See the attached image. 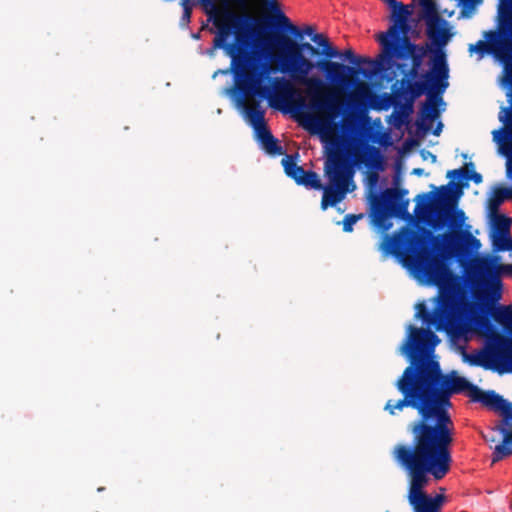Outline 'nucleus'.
<instances>
[{
    "mask_svg": "<svg viewBox=\"0 0 512 512\" xmlns=\"http://www.w3.org/2000/svg\"><path fill=\"white\" fill-rule=\"evenodd\" d=\"M210 18L217 29L213 46L230 57L229 67L213 74V78L232 75L233 83L223 89L225 96H330L335 85H342L345 75L354 71L333 61L340 57V51L332 43L319 49L309 42L277 35L276 52L258 50L251 25L271 27L269 17L255 19L226 6L213 7Z\"/></svg>",
    "mask_w": 512,
    "mask_h": 512,
    "instance_id": "obj_1",
    "label": "nucleus"
},
{
    "mask_svg": "<svg viewBox=\"0 0 512 512\" xmlns=\"http://www.w3.org/2000/svg\"><path fill=\"white\" fill-rule=\"evenodd\" d=\"M460 186L450 182L441 186L437 193H424L416 197L423 202L435 201L438 205L437 217L433 228H443L449 218L450 231L434 236L430 230L420 232L406 230L404 236L405 261L425 280L437 286L439 292L435 298V307L430 312L424 303L417 304L416 316L436 331L456 334L464 329V316L457 290L453 286L454 276L447 260L464 254V244L479 246V240L468 230L461 227L466 219L463 210L453 208L460 196Z\"/></svg>",
    "mask_w": 512,
    "mask_h": 512,
    "instance_id": "obj_2",
    "label": "nucleus"
},
{
    "mask_svg": "<svg viewBox=\"0 0 512 512\" xmlns=\"http://www.w3.org/2000/svg\"><path fill=\"white\" fill-rule=\"evenodd\" d=\"M409 331L401 349L410 365L395 383L403 397L388 400L384 410L395 415L406 407L413 408L419 418L408 426L412 438L452 444L454 424L448 412L450 397L468 391L471 398L476 385L455 372L443 374L439 362L429 357L440 342L434 332L414 326H409Z\"/></svg>",
    "mask_w": 512,
    "mask_h": 512,
    "instance_id": "obj_3",
    "label": "nucleus"
},
{
    "mask_svg": "<svg viewBox=\"0 0 512 512\" xmlns=\"http://www.w3.org/2000/svg\"><path fill=\"white\" fill-rule=\"evenodd\" d=\"M381 52L371 59L357 56L349 48L340 52L354 71L345 75L342 85H335L330 96H442L447 89L449 69L446 55L439 52L430 70L419 74L424 58L431 51L428 43L416 44L388 32L377 36Z\"/></svg>",
    "mask_w": 512,
    "mask_h": 512,
    "instance_id": "obj_4",
    "label": "nucleus"
},
{
    "mask_svg": "<svg viewBox=\"0 0 512 512\" xmlns=\"http://www.w3.org/2000/svg\"><path fill=\"white\" fill-rule=\"evenodd\" d=\"M418 98H311L309 106L298 103L294 108L300 121L311 135H318L322 142L333 146L347 144L352 147L356 163L371 169H382L379 148L370 145L373 131L370 118L359 107L360 103L393 106L390 123L401 129L411 123L414 103Z\"/></svg>",
    "mask_w": 512,
    "mask_h": 512,
    "instance_id": "obj_5",
    "label": "nucleus"
},
{
    "mask_svg": "<svg viewBox=\"0 0 512 512\" xmlns=\"http://www.w3.org/2000/svg\"><path fill=\"white\" fill-rule=\"evenodd\" d=\"M451 445L447 443L412 438L411 444H397L392 456L409 478L408 502L414 512H440L445 496L426 494L431 475L443 479L451 469Z\"/></svg>",
    "mask_w": 512,
    "mask_h": 512,
    "instance_id": "obj_6",
    "label": "nucleus"
},
{
    "mask_svg": "<svg viewBox=\"0 0 512 512\" xmlns=\"http://www.w3.org/2000/svg\"><path fill=\"white\" fill-rule=\"evenodd\" d=\"M468 311L464 318V327L467 326L481 336L487 338L486 348L473 354H465L466 361L473 366H480L500 374L511 372L505 344L501 337L503 334L496 331L491 324L488 313L482 311L477 303H468Z\"/></svg>",
    "mask_w": 512,
    "mask_h": 512,
    "instance_id": "obj_7",
    "label": "nucleus"
},
{
    "mask_svg": "<svg viewBox=\"0 0 512 512\" xmlns=\"http://www.w3.org/2000/svg\"><path fill=\"white\" fill-rule=\"evenodd\" d=\"M498 256L475 258L468 271V281L473 296L482 311L488 304H497L503 293L502 275L512 277V264L499 263Z\"/></svg>",
    "mask_w": 512,
    "mask_h": 512,
    "instance_id": "obj_8",
    "label": "nucleus"
},
{
    "mask_svg": "<svg viewBox=\"0 0 512 512\" xmlns=\"http://www.w3.org/2000/svg\"><path fill=\"white\" fill-rule=\"evenodd\" d=\"M329 145L332 148L328 150L324 164V172L329 184L321 189L323 190L322 210H326L329 206H335L345 197L349 182L354 175L352 163L342 149L345 144L337 147Z\"/></svg>",
    "mask_w": 512,
    "mask_h": 512,
    "instance_id": "obj_9",
    "label": "nucleus"
},
{
    "mask_svg": "<svg viewBox=\"0 0 512 512\" xmlns=\"http://www.w3.org/2000/svg\"><path fill=\"white\" fill-rule=\"evenodd\" d=\"M234 106L242 115L246 123L252 127L254 133L268 126L265 121V110L261 103L263 100L268 102V105L281 111L284 114L290 115L304 130L306 128L300 122L302 121L301 115L294 111L298 103L309 106L314 102L311 98H231Z\"/></svg>",
    "mask_w": 512,
    "mask_h": 512,
    "instance_id": "obj_10",
    "label": "nucleus"
},
{
    "mask_svg": "<svg viewBox=\"0 0 512 512\" xmlns=\"http://www.w3.org/2000/svg\"><path fill=\"white\" fill-rule=\"evenodd\" d=\"M487 41L479 40L470 44L469 52H476L483 56L485 53L495 54L503 62V73L500 84L507 89L506 96H512V82L506 67L512 64V15L503 16L500 22L499 33L489 31L485 33Z\"/></svg>",
    "mask_w": 512,
    "mask_h": 512,
    "instance_id": "obj_11",
    "label": "nucleus"
},
{
    "mask_svg": "<svg viewBox=\"0 0 512 512\" xmlns=\"http://www.w3.org/2000/svg\"><path fill=\"white\" fill-rule=\"evenodd\" d=\"M504 111L505 116H499V120L506 123V128L494 130L492 134L493 141L499 144L501 153L507 157V174L512 178V109H504ZM506 199H512V188H495L489 200L490 211L497 212Z\"/></svg>",
    "mask_w": 512,
    "mask_h": 512,
    "instance_id": "obj_12",
    "label": "nucleus"
},
{
    "mask_svg": "<svg viewBox=\"0 0 512 512\" xmlns=\"http://www.w3.org/2000/svg\"><path fill=\"white\" fill-rule=\"evenodd\" d=\"M405 190L386 189L381 196H375L371 204L373 222L380 228L388 229L386 221L392 216H402L407 211L408 201L404 200Z\"/></svg>",
    "mask_w": 512,
    "mask_h": 512,
    "instance_id": "obj_13",
    "label": "nucleus"
},
{
    "mask_svg": "<svg viewBox=\"0 0 512 512\" xmlns=\"http://www.w3.org/2000/svg\"><path fill=\"white\" fill-rule=\"evenodd\" d=\"M421 8L427 24L426 34L431 40L432 45L437 48L433 50L432 47H430L431 51L428 53L433 52L432 60L439 52L445 55L442 48L447 44L450 35L448 30L441 27L442 19L437 12L436 4L433 0H421ZM428 45L431 46L430 44Z\"/></svg>",
    "mask_w": 512,
    "mask_h": 512,
    "instance_id": "obj_14",
    "label": "nucleus"
},
{
    "mask_svg": "<svg viewBox=\"0 0 512 512\" xmlns=\"http://www.w3.org/2000/svg\"><path fill=\"white\" fill-rule=\"evenodd\" d=\"M298 157V153H295L294 155H286L281 160L286 175L298 185L309 189L321 190L323 185L318 174L312 170L306 171L302 166L297 165L296 160Z\"/></svg>",
    "mask_w": 512,
    "mask_h": 512,
    "instance_id": "obj_15",
    "label": "nucleus"
},
{
    "mask_svg": "<svg viewBox=\"0 0 512 512\" xmlns=\"http://www.w3.org/2000/svg\"><path fill=\"white\" fill-rule=\"evenodd\" d=\"M471 400L473 402L481 403L490 410L499 412L502 417L505 411H510L511 409V402L505 400L493 390L484 391L478 386L473 387Z\"/></svg>",
    "mask_w": 512,
    "mask_h": 512,
    "instance_id": "obj_16",
    "label": "nucleus"
},
{
    "mask_svg": "<svg viewBox=\"0 0 512 512\" xmlns=\"http://www.w3.org/2000/svg\"><path fill=\"white\" fill-rule=\"evenodd\" d=\"M444 98H426L420 110V120H417L416 125L422 132H427L430 129V123L440 116V106L444 104Z\"/></svg>",
    "mask_w": 512,
    "mask_h": 512,
    "instance_id": "obj_17",
    "label": "nucleus"
},
{
    "mask_svg": "<svg viewBox=\"0 0 512 512\" xmlns=\"http://www.w3.org/2000/svg\"><path fill=\"white\" fill-rule=\"evenodd\" d=\"M254 137L267 154L273 156L284 154L283 147L279 144V140L273 136L268 126L255 132Z\"/></svg>",
    "mask_w": 512,
    "mask_h": 512,
    "instance_id": "obj_18",
    "label": "nucleus"
},
{
    "mask_svg": "<svg viewBox=\"0 0 512 512\" xmlns=\"http://www.w3.org/2000/svg\"><path fill=\"white\" fill-rule=\"evenodd\" d=\"M498 431L502 434V442L495 446L492 454V463H496L512 455V429L499 426Z\"/></svg>",
    "mask_w": 512,
    "mask_h": 512,
    "instance_id": "obj_19",
    "label": "nucleus"
},
{
    "mask_svg": "<svg viewBox=\"0 0 512 512\" xmlns=\"http://www.w3.org/2000/svg\"><path fill=\"white\" fill-rule=\"evenodd\" d=\"M276 13V19L280 27L290 32L296 39L302 40L304 35L312 36L315 33V29L313 26H305L303 29L298 28L297 26L290 23L289 19L281 12L280 8L278 10H272Z\"/></svg>",
    "mask_w": 512,
    "mask_h": 512,
    "instance_id": "obj_20",
    "label": "nucleus"
},
{
    "mask_svg": "<svg viewBox=\"0 0 512 512\" xmlns=\"http://www.w3.org/2000/svg\"><path fill=\"white\" fill-rule=\"evenodd\" d=\"M486 312L489 314V316L492 317V319L500 324L505 331L512 330L510 325L503 321V316L506 318L511 319L512 318V305H495V304H488V308Z\"/></svg>",
    "mask_w": 512,
    "mask_h": 512,
    "instance_id": "obj_21",
    "label": "nucleus"
},
{
    "mask_svg": "<svg viewBox=\"0 0 512 512\" xmlns=\"http://www.w3.org/2000/svg\"><path fill=\"white\" fill-rule=\"evenodd\" d=\"M471 167L473 169V163H468L465 167L450 170L447 173L448 178H459L460 180H472L475 184H480L483 181L482 175L474 170L469 174L468 168Z\"/></svg>",
    "mask_w": 512,
    "mask_h": 512,
    "instance_id": "obj_22",
    "label": "nucleus"
},
{
    "mask_svg": "<svg viewBox=\"0 0 512 512\" xmlns=\"http://www.w3.org/2000/svg\"><path fill=\"white\" fill-rule=\"evenodd\" d=\"M512 219L505 215H495L492 235L510 236Z\"/></svg>",
    "mask_w": 512,
    "mask_h": 512,
    "instance_id": "obj_23",
    "label": "nucleus"
},
{
    "mask_svg": "<svg viewBox=\"0 0 512 512\" xmlns=\"http://www.w3.org/2000/svg\"><path fill=\"white\" fill-rule=\"evenodd\" d=\"M363 217L362 214H347L342 223H343V231L345 232H352L353 226L356 224V222Z\"/></svg>",
    "mask_w": 512,
    "mask_h": 512,
    "instance_id": "obj_24",
    "label": "nucleus"
},
{
    "mask_svg": "<svg viewBox=\"0 0 512 512\" xmlns=\"http://www.w3.org/2000/svg\"><path fill=\"white\" fill-rule=\"evenodd\" d=\"M462 5L461 15L463 17H469L474 10L475 6L481 2V0H459Z\"/></svg>",
    "mask_w": 512,
    "mask_h": 512,
    "instance_id": "obj_25",
    "label": "nucleus"
},
{
    "mask_svg": "<svg viewBox=\"0 0 512 512\" xmlns=\"http://www.w3.org/2000/svg\"><path fill=\"white\" fill-rule=\"evenodd\" d=\"M509 238L511 236L492 235L493 250L506 251L507 249H499L498 247L509 245Z\"/></svg>",
    "mask_w": 512,
    "mask_h": 512,
    "instance_id": "obj_26",
    "label": "nucleus"
},
{
    "mask_svg": "<svg viewBox=\"0 0 512 512\" xmlns=\"http://www.w3.org/2000/svg\"><path fill=\"white\" fill-rule=\"evenodd\" d=\"M312 42H314L316 44L315 47L319 49H324L327 44L331 43L324 34L320 33L314 34L312 36Z\"/></svg>",
    "mask_w": 512,
    "mask_h": 512,
    "instance_id": "obj_27",
    "label": "nucleus"
},
{
    "mask_svg": "<svg viewBox=\"0 0 512 512\" xmlns=\"http://www.w3.org/2000/svg\"><path fill=\"white\" fill-rule=\"evenodd\" d=\"M501 426L512 429V403L510 411H505L503 414Z\"/></svg>",
    "mask_w": 512,
    "mask_h": 512,
    "instance_id": "obj_28",
    "label": "nucleus"
},
{
    "mask_svg": "<svg viewBox=\"0 0 512 512\" xmlns=\"http://www.w3.org/2000/svg\"><path fill=\"white\" fill-rule=\"evenodd\" d=\"M393 246H394V240L389 238L388 236H386L383 249L388 252H391Z\"/></svg>",
    "mask_w": 512,
    "mask_h": 512,
    "instance_id": "obj_29",
    "label": "nucleus"
},
{
    "mask_svg": "<svg viewBox=\"0 0 512 512\" xmlns=\"http://www.w3.org/2000/svg\"><path fill=\"white\" fill-rule=\"evenodd\" d=\"M270 10H278L279 4L277 0H266Z\"/></svg>",
    "mask_w": 512,
    "mask_h": 512,
    "instance_id": "obj_30",
    "label": "nucleus"
},
{
    "mask_svg": "<svg viewBox=\"0 0 512 512\" xmlns=\"http://www.w3.org/2000/svg\"><path fill=\"white\" fill-rule=\"evenodd\" d=\"M192 7H185L183 10V18L190 19Z\"/></svg>",
    "mask_w": 512,
    "mask_h": 512,
    "instance_id": "obj_31",
    "label": "nucleus"
},
{
    "mask_svg": "<svg viewBox=\"0 0 512 512\" xmlns=\"http://www.w3.org/2000/svg\"><path fill=\"white\" fill-rule=\"evenodd\" d=\"M442 127H443V124L441 122H439L437 124L436 128L434 129L433 134L439 135L441 133Z\"/></svg>",
    "mask_w": 512,
    "mask_h": 512,
    "instance_id": "obj_32",
    "label": "nucleus"
},
{
    "mask_svg": "<svg viewBox=\"0 0 512 512\" xmlns=\"http://www.w3.org/2000/svg\"><path fill=\"white\" fill-rule=\"evenodd\" d=\"M181 6L183 7V10L185 7H192L191 0H181Z\"/></svg>",
    "mask_w": 512,
    "mask_h": 512,
    "instance_id": "obj_33",
    "label": "nucleus"
},
{
    "mask_svg": "<svg viewBox=\"0 0 512 512\" xmlns=\"http://www.w3.org/2000/svg\"><path fill=\"white\" fill-rule=\"evenodd\" d=\"M424 170L422 168H414L412 171V174L421 176L423 174Z\"/></svg>",
    "mask_w": 512,
    "mask_h": 512,
    "instance_id": "obj_34",
    "label": "nucleus"
},
{
    "mask_svg": "<svg viewBox=\"0 0 512 512\" xmlns=\"http://www.w3.org/2000/svg\"><path fill=\"white\" fill-rule=\"evenodd\" d=\"M509 240V245H506V246H501V247H498L499 249H508V250H512V237L508 239Z\"/></svg>",
    "mask_w": 512,
    "mask_h": 512,
    "instance_id": "obj_35",
    "label": "nucleus"
},
{
    "mask_svg": "<svg viewBox=\"0 0 512 512\" xmlns=\"http://www.w3.org/2000/svg\"><path fill=\"white\" fill-rule=\"evenodd\" d=\"M509 102L511 104V107L502 108V111L499 116H505L506 113H505L504 109H512V98H509Z\"/></svg>",
    "mask_w": 512,
    "mask_h": 512,
    "instance_id": "obj_36",
    "label": "nucleus"
},
{
    "mask_svg": "<svg viewBox=\"0 0 512 512\" xmlns=\"http://www.w3.org/2000/svg\"><path fill=\"white\" fill-rule=\"evenodd\" d=\"M506 70L509 73V80L512 82V64L506 67Z\"/></svg>",
    "mask_w": 512,
    "mask_h": 512,
    "instance_id": "obj_37",
    "label": "nucleus"
},
{
    "mask_svg": "<svg viewBox=\"0 0 512 512\" xmlns=\"http://www.w3.org/2000/svg\"><path fill=\"white\" fill-rule=\"evenodd\" d=\"M371 178H374V179L376 180V179H377V174H376V173H373V174L371 175Z\"/></svg>",
    "mask_w": 512,
    "mask_h": 512,
    "instance_id": "obj_38",
    "label": "nucleus"
},
{
    "mask_svg": "<svg viewBox=\"0 0 512 512\" xmlns=\"http://www.w3.org/2000/svg\"><path fill=\"white\" fill-rule=\"evenodd\" d=\"M431 156H432L433 161H435L436 160V156L435 155H431Z\"/></svg>",
    "mask_w": 512,
    "mask_h": 512,
    "instance_id": "obj_39",
    "label": "nucleus"
},
{
    "mask_svg": "<svg viewBox=\"0 0 512 512\" xmlns=\"http://www.w3.org/2000/svg\"><path fill=\"white\" fill-rule=\"evenodd\" d=\"M235 2L241 3V2H243V0H235Z\"/></svg>",
    "mask_w": 512,
    "mask_h": 512,
    "instance_id": "obj_40",
    "label": "nucleus"
}]
</instances>
